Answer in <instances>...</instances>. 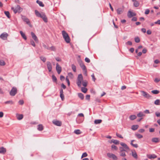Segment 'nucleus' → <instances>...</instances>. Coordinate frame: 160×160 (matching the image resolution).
Masks as SVG:
<instances>
[{
    "label": "nucleus",
    "instance_id": "f257e3e1",
    "mask_svg": "<svg viewBox=\"0 0 160 160\" xmlns=\"http://www.w3.org/2000/svg\"><path fill=\"white\" fill-rule=\"evenodd\" d=\"M35 12L36 15L38 17H40L42 18L44 21L46 22H48V19L45 14L43 12L40 13L38 10H35Z\"/></svg>",
    "mask_w": 160,
    "mask_h": 160
},
{
    "label": "nucleus",
    "instance_id": "f03ea898",
    "mask_svg": "<svg viewBox=\"0 0 160 160\" xmlns=\"http://www.w3.org/2000/svg\"><path fill=\"white\" fill-rule=\"evenodd\" d=\"M83 80V78L82 74H79L77 78V84L79 87H80L81 86L82 82Z\"/></svg>",
    "mask_w": 160,
    "mask_h": 160
},
{
    "label": "nucleus",
    "instance_id": "7ed1b4c3",
    "mask_svg": "<svg viewBox=\"0 0 160 160\" xmlns=\"http://www.w3.org/2000/svg\"><path fill=\"white\" fill-rule=\"evenodd\" d=\"M21 18L22 20L25 22L30 27L32 28V25L31 24L29 19L27 18L25 16L21 15Z\"/></svg>",
    "mask_w": 160,
    "mask_h": 160
},
{
    "label": "nucleus",
    "instance_id": "20e7f679",
    "mask_svg": "<svg viewBox=\"0 0 160 160\" xmlns=\"http://www.w3.org/2000/svg\"><path fill=\"white\" fill-rule=\"evenodd\" d=\"M11 9L12 10H13L14 13L16 14L17 12H21L22 9L20 7L19 5H17L15 8L14 7H12Z\"/></svg>",
    "mask_w": 160,
    "mask_h": 160
},
{
    "label": "nucleus",
    "instance_id": "39448f33",
    "mask_svg": "<svg viewBox=\"0 0 160 160\" xmlns=\"http://www.w3.org/2000/svg\"><path fill=\"white\" fill-rule=\"evenodd\" d=\"M140 92L142 93V95L145 98L147 99H149L152 98V96L150 95L146 92L143 91H140Z\"/></svg>",
    "mask_w": 160,
    "mask_h": 160
},
{
    "label": "nucleus",
    "instance_id": "423d86ee",
    "mask_svg": "<svg viewBox=\"0 0 160 160\" xmlns=\"http://www.w3.org/2000/svg\"><path fill=\"white\" fill-rule=\"evenodd\" d=\"M17 90L16 88L13 87L10 92V94L11 96H15L17 93Z\"/></svg>",
    "mask_w": 160,
    "mask_h": 160
},
{
    "label": "nucleus",
    "instance_id": "0eeeda50",
    "mask_svg": "<svg viewBox=\"0 0 160 160\" xmlns=\"http://www.w3.org/2000/svg\"><path fill=\"white\" fill-rule=\"evenodd\" d=\"M62 34L65 40H70L69 36L68 33L64 31H62Z\"/></svg>",
    "mask_w": 160,
    "mask_h": 160
},
{
    "label": "nucleus",
    "instance_id": "6e6552de",
    "mask_svg": "<svg viewBox=\"0 0 160 160\" xmlns=\"http://www.w3.org/2000/svg\"><path fill=\"white\" fill-rule=\"evenodd\" d=\"M107 155L109 158H112L114 160H117L118 159L117 157L113 154L108 153L107 154Z\"/></svg>",
    "mask_w": 160,
    "mask_h": 160
},
{
    "label": "nucleus",
    "instance_id": "1a4fd4ad",
    "mask_svg": "<svg viewBox=\"0 0 160 160\" xmlns=\"http://www.w3.org/2000/svg\"><path fill=\"white\" fill-rule=\"evenodd\" d=\"M124 7L123 6L122 8H118L116 10L117 14L119 15L122 13L124 11Z\"/></svg>",
    "mask_w": 160,
    "mask_h": 160
},
{
    "label": "nucleus",
    "instance_id": "9d476101",
    "mask_svg": "<svg viewBox=\"0 0 160 160\" xmlns=\"http://www.w3.org/2000/svg\"><path fill=\"white\" fill-rule=\"evenodd\" d=\"M8 36V34L6 32H3L0 36L1 38L2 39L5 40L7 39V37Z\"/></svg>",
    "mask_w": 160,
    "mask_h": 160
},
{
    "label": "nucleus",
    "instance_id": "9b49d317",
    "mask_svg": "<svg viewBox=\"0 0 160 160\" xmlns=\"http://www.w3.org/2000/svg\"><path fill=\"white\" fill-rule=\"evenodd\" d=\"M56 70L58 74H60L62 71V68L58 63L56 64Z\"/></svg>",
    "mask_w": 160,
    "mask_h": 160
},
{
    "label": "nucleus",
    "instance_id": "f8f14e48",
    "mask_svg": "<svg viewBox=\"0 0 160 160\" xmlns=\"http://www.w3.org/2000/svg\"><path fill=\"white\" fill-rule=\"evenodd\" d=\"M52 123L55 125L58 126H60L62 125L61 122L60 121H58L57 120H53L52 121Z\"/></svg>",
    "mask_w": 160,
    "mask_h": 160
},
{
    "label": "nucleus",
    "instance_id": "ddd939ff",
    "mask_svg": "<svg viewBox=\"0 0 160 160\" xmlns=\"http://www.w3.org/2000/svg\"><path fill=\"white\" fill-rule=\"evenodd\" d=\"M47 67L48 71L51 72L52 70V65L50 62L48 61L47 62Z\"/></svg>",
    "mask_w": 160,
    "mask_h": 160
},
{
    "label": "nucleus",
    "instance_id": "4468645a",
    "mask_svg": "<svg viewBox=\"0 0 160 160\" xmlns=\"http://www.w3.org/2000/svg\"><path fill=\"white\" fill-rule=\"evenodd\" d=\"M136 15V14L133 12L131 11H129L128 13V18H131L133 16Z\"/></svg>",
    "mask_w": 160,
    "mask_h": 160
},
{
    "label": "nucleus",
    "instance_id": "2eb2a0df",
    "mask_svg": "<svg viewBox=\"0 0 160 160\" xmlns=\"http://www.w3.org/2000/svg\"><path fill=\"white\" fill-rule=\"evenodd\" d=\"M120 144L123 147L122 148H124L126 150H129V148L125 143L121 142Z\"/></svg>",
    "mask_w": 160,
    "mask_h": 160
},
{
    "label": "nucleus",
    "instance_id": "dca6fc26",
    "mask_svg": "<svg viewBox=\"0 0 160 160\" xmlns=\"http://www.w3.org/2000/svg\"><path fill=\"white\" fill-rule=\"evenodd\" d=\"M147 157L149 159H154L157 158V156L154 154H148L147 155Z\"/></svg>",
    "mask_w": 160,
    "mask_h": 160
},
{
    "label": "nucleus",
    "instance_id": "f3484780",
    "mask_svg": "<svg viewBox=\"0 0 160 160\" xmlns=\"http://www.w3.org/2000/svg\"><path fill=\"white\" fill-rule=\"evenodd\" d=\"M6 152V149L3 147L0 148V153L5 154Z\"/></svg>",
    "mask_w": 160,
    "mask_h": 160
},
{
    "label": "nucleus",
    "instance_id": "a211bd4d",
    "mask_svg": "<svg viewBox=\"0 0 160 160\" xmlns=\"http://www.w3.org/2000/svg\"><path fill=\"white\" fill-rule=\"evenodd\" d=\"M132 156L136 159H137L138 158V155L137 154L135 151L134 150L133 151H132Z\"/></svg>",
    "mask_w": 160,
    "mask_h": 160
},
{
    "label": "nucleus",
    "instance_id": "6ab92c4d",
    "mask_svg": "<svg viewBox=\"0 0 160 160\" xmlns=\"http://www.w3.org/2000/svg\"><path fill=\"white\" fill-rule=\"evenodd\" d=\"M152 141L153 142L157 143L159 142L160 140L158 138H152Z\"/></svg>",
    "mask_w": 160,
    "mask_h": 160
},
{
    "label": "nucleus",
    "instance_id": "aec40b11",
    "mask_svg": "<svg viewBox=\"0 0 160 160\" xmlns=\"http://www.w3.org/2000/svg\"><path fill=\"white\" fill-rule=\"evenodd\" d=\"M112 142L114 144L116 145H118L119 144V141L117 140H114L112 139L111 140V142H110L111 143Z\"/></svg>",
    "mask_w": 160,
    "mask_h": 160
},
{
    "label": "nucleus",
    "instance_id": "412c9836",
    "mask_svg": "<svg viewBox=\"0 0 160 160\" xmlns=\"http://www.w3.org/2000/svg\"><path fill=\"white\" fill-rule=\"evenodd\" d=\"M78 97L82 100H83L84 98V96L83 94L81 93H78Z\"/></svg>",
    "mask_w": 160,
    "mask_h": 160
},
{
    "label": "nucleus",
    "instance_id": "4be33fe9",
    "mask_svg": "<svg viewBox=\"0 0 160 160\" xmlns=\"http://www.w3.org/2000/svg\"><path fill=\"white\" fill-rule=\"evenodd\" d=\"M138 127L139 126L138 125H133L132 126L131 129L132 130L135 131L138 128Z\"/></svg>",
    "mask_w": 160,
    "mask_h": 160
},
{
    "label": "nucleus",
    "instance_id": "5701e85b",
    "mask_svg": "<svg viewBox=\"0 0 160 160\" xmlns=\"http://www.w3.org/2000/svg\"><path fill=\"white\" fill-rule=\"evenodd\" d=\"M52 81L53 82H56V83H57V79L56 76L54 75L52 76Z\"/></svg>",
    "mask_w": 160,
    "mask_h": 160
},
{
    "label": "nucleus",
    "instance_id": "b1692460",
    "mask_svg": "<svg viewBox=\"0 0 160 160\" xmlns=\"http://www.w3.org/2000/svg\"><path fill=\"white\" fill-rule=\"evenodd\" d=\"M36 2L39 5L42 7H43L44 6V4L41 1H40L38 0H37L36 1Z\"/></svg>",
    "mask_w": 160,
    "mask_h": 160
},
{
    "label": "nucleus",
    "instance_id": "393cba45",
    "mask_svg": "<svg viewBox=\"0 0 160 160\" xmlns=\"http://www.w3.org/2000/svg\"><path fill=\"white\" fill-rule=\"evenodd\" d=\"M136 118L137 116L135 115H130L129 117V118L131 120H133L135 119Z\"/></svg>",
    "mask_w": 160,
    "mask_h": 160
},
{
    "label": "nucleus",
    "instance_id": "a878e982",
    "mask_svg": "<svg viewBox=\"0 0 160 160\" xmlns=\"http://www.w3.org/2000/svg\"><path fill=\"white\" fill-rule=\"evenodd\" d=\"M31 35L32 37V38L34 39V40H36V39H37V37L35 35V34L33 32H31Z\"/></svg>",
    "mask_w": 160,
    "mask_h": 160
},
{
    "label": "nucleus",
    "instance_id": "bb28decb",
    "mask_svg": "<svg viewBox=\"0 0 160 160\" xmlns=\"http://www.w3.org/2000/svg\"><path fill=\"white\" fill-rule=\"evenodd\" d=\"M17 118L18 120H21L22 119L23 115L22 114H18L17 115Z\"/></svg>",
    "mask_w": 160,
    "mask_h": 160
},
{
    "label": "nucleus",
    "instance_id": "cd10ccee",
    "mask_svg": "<svg viewBox=\"0 0 160 160\" xmlns=\"http://www.w3.org/2000/svg\"><path fill=\"white\" fill-rule=\"evenodd\" d=\"M137 116L138 117H141L145 116V115L143 114V112H140L137 114Z\"/></svg>",
    "mask_w": 160,
    "mask_h": 160
},
{
    "label": "nucleus",
    "instance_id": "c85d7f7f",
    "mask_svg": "<svg viewBox=\"0 0 160 160\" xmlns=\"http://www.w3.org/2000/svg\"><path fill=\"white\" fill-rule=\"evenodd\" d=\"M20 32L23 38L25 40H26L27 37L25 34L22 31H20Z\"/></svg>",
    "mask_w": 160,
    "mask_h": 160
},
{
    "label": "nucleus",
    "instance_id": "c756f323",
    "mask_svg": "<svg viewBox=\"0 0 160 160\" xmlns=\"http://www.w3.org/2000/svg\"><path fill=\"white\" fill-rule=\"evenodd\" d=\"M43 129V127L42 124H39L38 125V129L39 131H42Z\"/></svg>",
    "mask_w": 160,
    "mask_h": 160
},
{
    "label": "nucleus",
    "instance_id": "7c9ffc66",
    "mask_svg": "<svg viewBox=\"0 0 160 160\" xmlns=\"http://www.w3.org/2000/svg\"><path fill=\"white\" fill-rule=\"evenodd\" d=\"M102 120L101 119H96L95 120L94 122L95 124H99L101 123Z\"/></svg>",
    "mask_w": 160,
    "mask_h": 160
},
{
    "label": "nucleus",
    "instance_id": "2f4dec72",
    "mask_svg": "<svg viewBox=\"0 0 160 160\" xmlns=\"http://www.w3.org/2000/svg\"><path fill=\"white\" fill-rule=\"evenodd\" d=\"M5 104H10L11 105H12L14 104V102L12 100H9L6 101L4 102Z\"/></svg>",
    "mask_w": 160,
    "mask_h": 160
},
{
    "label": "nucleus",
    "instance_id": "473e14b6",
    "mask_svg": "<svg viewBox=\"0 0 160 160\" xmlns=\"http://www.w3.org/2000/svg\"><path fill=\"white\" fill-rule=\"evenodd\" d=\"M74 132L76 134H79L82 132L79 129H76L74 130Z\"/></svg>",
    "mask_w": 160,
    "mask_h": 160
},
{
    "label": "nucleus",
    "instance_id": "72a5a7b5",
    "mask_svg": "<svg viewBox=\"0 0 160 160\" xmlns=\"http://www.w3.org/2000/svg\"><path fill=\"white\" fill-rule=\"evenodd\" d=\"M154 104L156 105H160V99H157L154 102Z\"/></svg>",
    "mask_w": 160,
    "mask_h": 160
},
{
    "label": "nucleus",
    "instance_id": "f704fd0d",
    "mask_svg": "<svg viewBox=\"0 0 160 160\" xmlns=\"http://www.w3.org/2000/svg\"><path fill=\"white\" fill-rule=\"evenodd\" d=\"M72 68L73 72H76V66L73 64H72L71 65Z\"/></svg>",
    "mask_w": 160,
    "mask_h": 160
},
{
    "label": "nucleus",
    "instance_id": "c9c22d12",
    "mask_svg": "<svg viewBox=\"0 0 160 160\" xmlns=\"http://www.w3.org/2000/svg\"><path fill=\"white\" fill-rule=\"evenodd\" d=\"M87 90L88 89L85 87H82L81 88L82 91L84 93H86Z\"/></svg>",
    "mask_w": 160,
    "mask_h": 160
},
{
    "label": "nucleus",
    "instance_id": "e433bc0d",
    "mask_svg": "<svg viewBox=\"0 0 160 160\" xmlns=\"http://www.w3.org/2000/svg\"><path fill=\"white\" fill-rule=\"evenodd\" d=\"M135 136L139 139L143 137L142 135L138 133L135 134Z\"/></svg>",
    "mask_w": 160,
    "mask_h": 160
},
{
    "label": "nucleus",
    "instance_id": "4c0bfd02",
    "mask_svg": "<svg viewBox=\"0 0 160 160\" xmlns=\"http://www.w3.org/2000/svg\"><path fill=\"white\" fill-rule=\"evenodd\" d=\"M4 13L8 18H10V13L8 11H4Z\"/></svg>",
    "mask_w": 160,
    "mask_h": 160
},
{
    "label": "nucleus",
    "instance_id": "58836bf2",
    "mask_svg": "<svg viewBox=\"0 0 160 160\" xmlns=\"http://www.w3.org/2000/svg\"><path fill=\"white\" fill-rule=\"evenodd\" d=\"M151 92H152V93H153L154 94H158L159 93V91L158 90H152L151 91Z\"/></svg>",
    "mask_w": 160,
    "mask_h": 160
},
{
    "label": "nucleus",
    "instance_id": "ea45409f",
    "mask_svg": "<svg viewBox=\"0 0 160 160\" xmlns=\"http://www.w3.org/2000/svg\"><path fill=\"white\" fill-rule=\"evenodd\" d=\"M119 153L121 156L125 157L126 156L125 152H119Z\"/></svg>",
    "mask_w": 160,
    "mask_h": 160
},
{
    "label": "nucleus",
    "instance_id": "a19ab883",
    "mask_svg": "<svg viewBox=\"0 0 160 160\" xmlns=\"http://www.w3.org/2000/svg\"><path fill=\"white\" fill-rule=\"evenodd\" d=\"M133 4H134V6L136 7H138L139 5V3L137 1H136L134 2Z\"/></svg>",
    "mask_w": 160,
    "mask_h": 160
},
{
    "label": "nucleus",
    "instance_id": "79ce46f5",
    "mask_svg": "<svg viewBox=\"0 0 160 160\" xmlns=\"http://www.w3.org/2000/svg\"><path fill=\"white\" fill-rule=\"evenodd\" d=\"M40 58L43 62H45L46 60V58L45 57H43L42 56H40Z\"/></svg>",
    "mask_w": 160,
    "mask_h": 160
},
{
    "label": "nucleus",
    "instance_id": "37998d69",
    "mask_svg": "<svg viewBox=\"0 0 160 160\" xmlns=\"http://www.w3.org/2000/svg\"><path fill=\"white\" fill-rule=\"evenodd\" d=\"M120 152H125L127 150H126L124 148L122 147H119Z\"/></svg>",
    "mask_w": 160,
    "mask_h": 160
},
{
    "label": "nucleus",
    "instance_id": "c03bdc74",
    "mask_svg": "<svg viewBox=\"0 0 160 160\" xmlns=\"http://www.w3.org/2000/svg\"><path fill=\"white\" fill-rule=\"evenodd\" d=\"M5 64V62L3 60H0V65L4 66Z\"/></svg>",
    "mask_w": 160,
    "mask_h": 160
},
{
    "label": "nucleus",
    "instance_id": "a18cd8bd",
    "mask_svg": "<svg viewBox=\"0 0 160 160\" xmlns=\"http://www.w3.org/2000/svg\"><path fill=\"white\" fill-rule=\"evenodd\" d=\"M111 148L112 149H114L115 150H117L118 149V147L113 144L111 146Z\"/></svg>",
    "mask_w": 160,
    "mask_h": 160
},
{
    "label": "nucleus",
    "instance_id": "49530a36",
    "mask_svg": "<svg viewBox=\"0 0 160 160\" xmlns=\"http://www.w3.org/2000/svg\"><path fill=\"white\" fill-rule=\"evenodd\" d=\"M87 156H88V154L86 152H84L83 153V154H82V155L81 158H83V157H86Z\"/></svg>",
    "mask_w": 160,
    "mask_h": 160
},
{
    "label": "nucleus",
    "instance_id": "de8ad7c7",
    "mask_svg": "<svg viewBox=\"0 0 160 160\" xmlns=\"http://www.w3.org/2000/svg\"><path fill=\"white\" fill-rule=\"evenodd\" d=\"M66 81L68 83V86H69L70 85V82L69 80V79L68 78V77L67 76L66 78Z\"/></svg>",
    "mask_w": 160,
    "mask_h": 160
},
{
    "label": "nucleus",
    "instance_id": "09e8293b",
    "mask_svg": "<svg viewBox=\"0 0 160 160\" xmlns=\"http://www.w3.org/2000/svg\"><path fill=\"white\" fill-rule=\"evenodd\" d=\"M130 144L132 146L135 148H137L138 147V145L137 144H134L133 143H130Z\"/></svg>",
    "mask_w": 160,
    "mask_h": 160
},
{
    "label": "nucleus",
    "instance_id": "8fccbe9b",
    "mask_svg": "<svg viewBox=\"0 0 160 160\" xmlns=\"http://www.w3.org/2000/svg\"><path fill=\"white\" fill-rule=\"evenodd\" d=\"M60 97L62 101H63L64 100V96L63 94H60Z\"/></svg>",
    "mask_w": 160,
    "mask_h": 160
},
{
    "label": "nucleus",
    "instance_id": "3c124183",
    "mask_svg": "<svg viewBox=\"0 0 160 160\" xmlns=\"http://www.w3.org/2000/svg\"><path fill=\"white\" fill-rule=\"evenodd\" d=\"M43 46L45 48L48 49V50H50V47H49L48 46H47L46 45L43 44Z\"/></svg>",
    "mask_w": 160,
    "mask_h": 160
},
{
    "label": "nucleus",
    "instance_id": "603ef678",
    "mask_svg": "<svg viewBox=\"0 0 160 160\" xmlns=\"http://www.w3.org/2000/svg\"><path fill=\"white\" fill-rule=\"evenodd\" d=\"M65 41L67 43H69L71 47L72 48H73V45L70 42V41Z\"/></svg>",
    "mask_w": 160,
    "mask_h": 160
},
{
    "label": "nucleus",
    "instance_id": "864d4df0",
    "mask_svg": "<svg viewBox=\"0 0 160 160\" xmlns=\"http://www.w3.org/2000/svg\"><path fill=\"white\" fill-rule=\"evenodd\" d=\"M85 60L86 62L88 63H89L90 62V59L88 58H85Z\"/></svg>",
    "mask_w": 160,
    "mask_h": 160
},
{
    "label": "nucleus",
    "instance_id": "5fc2aeb1",
    "mask_svg": "<svg viewBox=\"0 0 160 160\" xmlns=\"http://www.w3.org/2000/svg\"><path fill=\"white\" fill-rule=\"evenodd\" d=\"M116 136L118 138H123V137L122 136L121 134H120L118 133H116Z\"/></svg>",
    "mask_w": 160,
    "mask_h": 160
},
{
    "label": "nucleus",
    "instance_id": "6e6d98bb",
    "mask_svg": "<svg viewBox=\"0 0 160 160\" xmlns=\"http://www.w3.org/2000/svg\"><path fill=\"white\" fill-rule=\"evenodd\" d=\"M126 44L131 46L132 45V43L130 41H128V42H126Z\"/></svg>",
    "mask_w": 160,
    "mask_h": 160
},
{
    "label": "nucleus",
    "instance_id": "4d7b16f0",
    "mask_svg": "<svg viewBox=\"0 0 160 160\" xmlns=\"http://www.w3.org/2000/svg\"><path fill=\"white\" fill-rule=\"evenodd\" d=\"M91 77H92V80H93V81H94V82H95V81L96 80V78H95V76H94V73H93L91 75Z\"/></svg>",
    "mask_w": 160,
    "mask_h": 160
},
{
    "label": "nucleus",
    "instance_id": "13d9d810",
    "mask_svg": "<svg viewBox=\"0 0 160 160\" xmlns=\"http://www.w3.org/2000/svg\"><path fill=\"white\" fill-rule=\"evenodd\" d=\"M18 103H19V104L20 105H22L24 103V101L23 100H20L18 102Z\"/></svg>",
    "mask_w": 160,
    "mask_h": 160
},
{
    "label": "nucleus",
    "instance_id": "bf43d9fd",
    "mask_svg": "<svg viewBox=\"0 0 160 160\" xmlns=\"http://www.w3.org/2000/svg\"><path fill=\"white\" fill-rule=\"evenodd\" d=\"M30 43L33 47H35V44L34 41H31Z\"/></svg>",
    "mask_w": 160,
    "mask_h": 160
},
{
    "label": "nucleus",
    "instance_id": "052dcab7",
    "mask_svg": "<svg viewBox=\"0 0 160 160\" xmlns=\"http://www.w3.org/2000/svg\"><path fill=\"white\" fill-rule=\"evenodd\" d=\"M50 49H51L52 51H55L56 50L54 46H52L51 47H50Z\"/></svg>",
    "mask_w": 160,
    "mask_h": 160
},
{
    "label": "nucleus",
    "instance_id": "680f3d73",
    "mask_svg": "<svg viewBox=\"0 0 160 160\" xmlns=\"http://www.w3.org/2000/svg\"><path fill=\"white\" fill-rule=\"evenodd\" d=\"M90 98V95H87L86 96L85 99L87 100H89Z\"/></svg>",
    "mask_w": 160,
    "mask_h": 160
},
{
    "label": "nucleus",
    "instance_id": "e2e57ef3",
    "mask_svg": "<svg viewBox=\"0 0 160 160\" xmlns=\"http://www.w3.org/2000/svg\"><path fill=\"white\" fill-rule=\"evenodd\" d=\"M79 63L81 67L84 65V64L82 61H80L79 62Z\"/></svg>",
    "mask_w": 160,
    "mask_h": 160
},
{
    "label": "nucleus",
    "instance_id": "0e129e2a",
    "mask_svg": "<svg viewBox=\"0 0 160 160\" xmlns=\"http://www.w3.org/2000/svg\"><path fill=\"white\" fill-rule=\"evenodd\" d=\"M149 12H150L149 10L148 9H147L146 10V11L145 12V14H149Z\"/></svg>",
    "mask_w": 160,
    "mask_h": 160
},
{
    "label": "nucleus",
    "instance_id": "69168bd1",
    "mask_svg": "<svg viewBox=\"0 0 160 160\" xmlns=\"http://www.w3.org/2000/svg\"><path fill=\"white\" fill-rule=\"evenodd\" d=\"M55 59L56 61L58 62H60L61 61V59L59 57H57L55 58Z\"/></svg>",
    "mask_w": 160,
    "mask_h": 160
},
{
    "label": "nucleus",
    "instance_id": "338daca9",
    "mask_svg": "<svg viewBox=\"0 0 160 160\" xmlns=\"http://www.w3.org/2000/svg\"><path fill=\"white\" fill-rule=\"evenodd\" d=\"M160 81V79H158V78H155L154 81L156 83Z\"/></svg>",
    "mask_w": 160,
    "mask_h": 160
},
{
    "label": "nucleus",
    "instance_id": "774afa93",
    "mask_svg": "<svg viewBox=\"0 0 160 160\" xmlns=\"http://www.w3.org/2000/svg\"><path fill=\"white\" fill-rule=\"evenodd\" d=\"M64 77L62 75H61L60 76V79L61 81H63L64 79Z\"/></svg>",
    "mask_w": 160,
    "mask_h": 160
}]
</instances>
